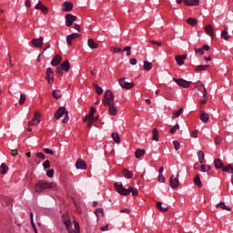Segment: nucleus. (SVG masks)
I'll return each mask as SVG.
<instances>
[{"instance_id": "f257e3e1", "label": "nucleus", "mask_w": 233, "mask_h": 233, "mask_svg": "<svg viewBox=\"0 0 233 233\" xmlns=\"http://www.w3.org/2000/svg\"><path fill=\"white\" fill-rule=\"evenodd\" d=\"M56 190L57 186L54 182H48L46 180H38L35 184V192L41 194L43 190Z\"/></svg>"}, {"instance_id": "f03ea898", "label": "nucleus", "mask_w": 233, "mask_h": 233, "mask_svg": "<svg viewBox=\"0 0 233 233\" xmlns=\"http://www.w3.org/2000/svg\"><path fill=\"white\" fill-rule=\"evenodd\" d=\"M114 187L116 192L120 194V196H128L130 194H132V196H137L139 194V192L134 189V187H128V188L123 187V183L121 182H116L114 184Z\"/></svg>"}, {"instance_id": "7ed1b4c3", "label": "nucleus", "mask_w": 233, "mask_h": 233, "mask_svg": "<svg viewBox=\"0 0 233 233\" xmlns=\"http://www.w3.org/2000/svg\"><path fill=\"white\" fill-rule=\"evenodd\" d=\"M115 96L114 92L111 90H106L105 95H104V99L102 101L104 106H109L110 105H114L115 101Z\"/></svg>"}, {"instance_id": "20e7f679", "label": "nucleus", "mask_w": 233, "mask_h": 233, "mask_svg": "<svg viewBox=\"0 0 233 233\" xmlns=\"http://www.w3.org/2000/svg\"><path fill=\"white\" fill-rule=\"evenodd\" d=\"M118 84L122 88H125L126 90H130L136 86L134 82H127V77H122L118 79Z\"/></svg>"}, {"instance_id": "39448f33", "label": "nucleus", "mask_w": 233, "mask_h": 233, "mask_svg": "<svg viewBox=\"0 0 233 233\" xmlns=\"http://www.w3.org/2000/svg\"><path fill=\"white\" fill-rule=\"evenodd\" d=\"M173 81L177 83L178 86H182V88H190V82L183 78H173Z\"/></svg>"}, {"instance_id": "423d86ee", "label": "nucleus", "mask_w": 233, "mask_h": 233, "mask_svg": "<svg viewBox=\"0 0 233 233\" xmlns=\"http://www.w3.org/2000/svg\"><path fill=\"white\" fill-rule=\"evenodd\" d=\"M41 114L38 112L35 113V116L28 122V127H35L36 125H39L41 123Z\"/></svg>"}, {"instance_id": "0eeeda50", "label": "nucleus", "mask_w": 233, "mask_h": 233, "mask_svg": "<svg viewBox=\"0 0 233 233\" xmlns=\"http://www.w3.org/2000/svg\"><path fill=\"white\" fill-rule=\"evenodd\" d=\"M169 185L171 188H177L179 187V174H177V177L172 176L170 177Z\"/></svg>"}, {"instance_id": "6e6552de", "label": "nucleus", "mask_w": 233, "mask_h": 233, "mask_svg": "<svg viewBox=\"0 0 233 233\" xmlns=\"http://www.w3.org/2000/svg\"><path fill=\"white\" fill-rule=\"evenodd\" d=\"M77 19L76 15H74L72 14H67L66 15V26H72L74 25V21Z\"/></svg>"}, {"instance_id": "1a4fd4ad", "label": "nucleus", "mask_w": 233, "mask_h": 233, "mask_svg": "<svg viewBox=\"0 0 233 233\" xmlns=\"http://www.w3.org/2000/svg\"><path fill=\"white\" fill-rule=\"evenodd\" d=\"M46 79L49 85H52L54 83V71H52V68L48 67L46 72Z\"/></svg>"}, {"instance_id": "9d476101", "label": "nucleus", "mask_w": 233, "mask_h": 233, "mask_svg": "<svg viewBox=\"0 0 233 233\" xmlns=\"http://www.w3.org/2000/svg\"><path fill=\"white\" fill-rule=\"evenodd\" d=\"M66 107H59L56 112H55V117L56 119H61V117H63V116H65L66 114Z\"/></svg>"}, {"instance_id": "9b49d317", "label": "nucleus", "mask_w": 233, "mask_h": 233, "mask_svg": "<svg viewBox=\"0 0 233 233\" xmlns=\"http://www.w3.org/2000/svg\"><path fill=\"white\" fill-rule=\"evenodd\" d=\"M79 35H81L79 33H73L71 35H68L66 36V43H67L68 46H72V41H74V39H77V37H79Z\"/></svg>"}, {"instance_id": "f8f14e48", "label": "nucleus", "mask_w": 233, "mask_h": 233, "mask_svg": "<svg viewBox=\"0 0 233 233\" xmlns=\"http://www.w3.org/2000/svg\"><path fill=\"white\" fill-rule=\"evenodd\" d=\"M63 223L64 225H66V230H68V232H71L72 230V220H70L69 217H63Z\"/></svg>"}, {"instance_id": "ddd939ff", "label": "nucleus", "mask_w": 233, "mask_h": 233, "mask_svg": "<svg viewBox=\"0 0 233 233\" xmlns=\"http://www.w3.org/2000/svg\"><path fill=\"white\" fill-rule=\"evenodd\" d=\"M35 8L36 10H41L45 15H46V14H48V7H46L45 5L41 4V2H38L35 5Z\"/></svg>"}, {"instance_id": "4468645a", "label": "nucleus", "mask_w": 233, "mask_h": 233, "mask_svg": "<svg viewBox=\"0 0 233 233\" xmlns=\"http://www.w3.org/2000/svg\"><path fill=\"white\" fill-rule=\"evenodd\" d=\"M72 8H74V4H72L71 2H64V4L62 5L63 12H70Z\"/></svg>"}, {"instance_id": "2eb2a0df", "label": "nucleus", "mask_w": 233, "mask_h": 233, "mask_svg": "<svg viewBox=\"0 0 233 233\" xmlns=\"http://www.w3.org/2000/svg\"><path fill=\"white\" fill-rule=\"evenodd\" d=\"M32 45L35 46V48H41V46H43V37L33 39Z\"/></svg>"}, {"instance_id": "dca6fc26", "label": "nucleus", "mask_w": 233, "mask_h": 233, "mask_svg": "<svg viewBox=\"0 0 233 233\" xmlns=\"http://www.w3.org/2000/svg\"><path fill=\"white\" fill-rule=\"evenodd\" d=\"M76 167L78 170H85L86 168V162L84 160L78 159L76 163Z\"/></svg>"}, {"instance_id": "f3484780", "label": "nucleus", "mask_w": 233, "mask_h": 233, "mask_svg": "<svg viewBox=\"0 0 233 233\" xmlns=\"http://www.w3.org/2000/svg\"><path fill=\"white\" fill-rule=\"evenodd\" d=\"M186 6H198L199 5V0H183Z\"/></svg>"}, {"instance_id": "a211bd4d", "label": "nucleus", "mask_w": 233, "mask_h": 233, "mask_svg": "<svg viewBox=\"0 0 233 233\" xmlns=\"http://www.w3.org/2000/svg\"><path fill=\"white\" fill-rule=\"evenodd\" d=\"M60 68L63 70V72H68V70H70V62L68 60L64 61L61 64Z\"/></svg>"}, {"instance_id": "6ab92c4d", "label": "nucleus", "mask_w": 233, "mask_h": 233, "mask_svg": "<svg viewBox=\"0 0 233 233\" xmlns=\"http://www.w3.org/2000/svg\"><path fill=\"white\" fill-rule=\"evenodd\" d=\"M61 63V56L56 55L51 61L52 66H57Z\"/></svg>"}, {"instance_id": "aec40b11", "label": "nucleus", "mask_w": 233, "mask_h": 233, "mask_svg": "<svg viewBox=\"0 0 233 233\" xmlns=\"http://www.w3.org/2000/svg\"><path fill=\"white\" fill-rule=\"evenodd\" d=\"M96 107H91L89 110V114L87 116H85L84 121L85 123H86V119H92V116H94V114H96Z\"/></svg>"}, {"instance_id": "412c9836", "label": "nucleus", "mask_w": 233, "mask_h": 233, "mask_svg": "<svg viewBox=\"0 0 233 233\" xmlns=\"http://www.w3.org/2000/svg\"><path fill=\"white\" fill-rule=\"evenodd\" d=\"M7 172H8V166H6V164L5 163H2L0 166V174H2V176H5Z\"/></svg>"}, {"instance_id": "4be33fe9", "label": "nucleus", "mask_w": 233, "mask_h": 233, "mask_svg": "<svg viewBox=\"0 0 233 233\" xmlns=\"http://www.w3.org/2000/svg\"><path fill=\"white\" fill-rule=\"evenodd\" d=\"M217 208H222L223 210H228L230 212L232 210V208L228 207L225 205V202H220L217 205Z\"/></svg>"}, {"instance_id": "5701e85b", "label": "nucleus", "mask_w": 233, "mask_h": 233, "mask_svg": "<svg viewBox=\"0 0 233 233\" xmlns=\"http://www.w3.org/2000/svg\"><path fill=\"white\" fill-rule=\"evenodd\" d=\"M109 114L110 116H116L117 114V107L114 104L109 106Z\"/></svg>"}, {"instance_id": "b1692460", "label": "nucleus", "mask_w": 233, "mask_h": 233, "mask_svg": "<svg viewBox=\"0 0 233 233\" xmlns=\"http://www.w3.org/2000/svg\"><path fill=\"white\" fill-rule=\"evenodd\" d=\"M214 163H215V168L217 169L223 168V162L221 161V158L215 159Z\"/></svg>"}, {"instance_id": "393cba45", "label": "nucleus", "mask_w": 233, "mask_h": 233, "mask_svg": "<svg viewBox=\"0 0 233 233\" xmlns=\"http://www.w3.org/2000/svg\"><path fill=\"white\" fill-rule=\"evenodd\" d=\"M183 114V107H180L178 110L175 111L172 115V119L179 117Z\"/></svg>"}, {"instance_id": "a878e982", "label": "nucleus", "mask_w": 233, "mask_h": 233, "mask_svg": "<svg viewBox=\"0 0 233 233\" xmlns=\"http://www.w3.org/2000/svg\"><path fill=\"white\" fill-rule=\"evenodd\" d=\"M87 45L89 48H91L92 50H95V48H97V44L95 43V41L90 38L87 40Z\"/></svg>"}, {"instance_id": "bb28decb", "label": "nucleus", "mask_w": 233, "mask_h": 233, "mask_svg": "<svg viewBox=\"0 0 233 233\" xmlns=\"http://www.w3.org/2000/svg\"><path fill=\"white\" fill-rule=\"evenodd\" d=\"M157 210H160V212H167L168 211V208H163L162 202L157 203Z\"/></svg>"}, {"instance_id": "cd10ccee", "label": "nucleus", "mask_w": 233, "mask_h": 233, "mask_svg": "<svg viewBox=\"0 0 233 233\" xmlns=\"http://www.w3.org/2000/svg\"><path fill=\"white\" fill-rule=\"evenodd\" d=\"M222 39H225V41H228L230 39V36L228 35V31L227 30V27H225V30L221 33Z\"/></svg>"}, {"instance_id": "c85d7f7f", "label": "nucleus", "mask_w": 233, "mask_h": 233, "mask_svg": "<svg viewBox=\"0 0 233 233\" xmlns=\"http://www.w3.org/2000/svg\"><path fill=\"white\" fill-rule=\"evenodd\" d=\"M137 159H139L142 156H145V149H137L135 152Z\"/></svg>"}, {"instance_id": "c756f323", "label": "nucleus", "mask_w": 233, "mask_h": 233, "mask_svg": "<svg viewBox=\"0 0 233 233\" xmlns=\"http://www.w3.org/2000/svg\"><path fill=\"white\" fill-rule=\"evenodd\" d=\"M205 30H206L208 35H210V37H212V35H214V29L212 28V25H207L205 27Z\"/></svg>"}, {"instance_id": "7c9ffc66", "label": "nucleus", "mask_w": 233, "mask_h": 233, "mask_svg": "<svg viewBox=\"0 0 233 233\" xmlns=\"http://www.w3.org/2000/svg\"><path fill=\"white\" fill-rule=\"evenodd\" d=\"M208 113H206V112H203L201 115H200V119L201 121H203V123H208Z\"/></svg>"}, {"instance_id": "2f4dec72", "label": "nucleus", "mask_w": 233, "mask_h": 233, "mask_svg": "<svg viewBox=\"0 0 233 233\" xmlns=\"http://www.w3.org/2000/svg\"><path fill=\"white\" fill-rule=\"evenodd\" d=\"M123 174L127 179H132V171H129L128 169H124Z\"/></svg>"}, {"instance_id": "473e14b6", "label": "nucleus", "mask_w": 233, "mask_h": 233, "mask_svg": "<svg viewBox=\"0 0 233 233\" xmlns=\"http://www.w3.org/2000/svg\"><path fill=\"white\" fill-rule=\"evenodd\" d=\"M112 138L115 141V143L119 144L121 143V137H119V135L117 133H112Z\"/></svg>"}, {"instance_id": "72a5a7b5", "label": "nucleus", "mask_w": 233, "mask_h": 233, "mask_svg": "<svg viewBox=\"0 0 233 233\" xmlns=\"http://www.w3.org/2000/svg\"><path fill=\"white\" fill-rule=\"evenodd\" d=\"M176 61L178 66H183V65H185V60L183 59V57H181V56H177Z\"/></svg>"}, {"instance_id": "f704fd0d", "label": "nucleus", "mask_w": 233, "mask_h": 233, "mask_svg": "<svg viewBox=\"0 0 233 233\" xmlns=\"http://www.w3.org/2000/svg\"><path fill=\"white\" fill-rule=\"evenodd\" d=\"M153 141H159V133H157V128L153 129Z\"/></svg>"}, {"instance_id": "c9c22d12", "label": "nucleus", "mask_w": 233, "mask_h": 233, "mask_svg": "<svg viewBox=\"0 0 233 233\" xmlns=\"http://www.w3.org/2000/svg\"><path fill=\"white\" fill-rule=\"evenodd\" d=\"M210 66L209 65H201V66H198L196 67V71L197 72H203V70H207V68H208Z\"/></svg>"}, {"instance_id": "e433bc0d", "label": "nucleus", "mask_w": 233, "mask_h": 233, "mask_svg": "<svg viewBox=\"0 0 233 233\" xmlns=\"http://www.w3.org/2000/svg\"><path fill=\"white\" fill-rule=\"evenodd\" d=\"M223 172H228V174H233V167L232 165H228L223 167Z\"/></svg>"}, {"instance_id": "4c0bfd02", "label": "nucleus", "mask_w": 233, "mask_h": 233, "mask_svg": "<svg viewBox=\"0 0 233 233\" xmlns=\"http://www.w3.org/2000/svg\"><path fill=\"white\" fill-rule=\"evenodd\" d=\"M198 157L199 163H203V161H205V153L203 151H198Z\"/></svg>"}, {"instance_id": "58836bf2", "label": "nucleus", "mask_w": 233, "mask_h": 233, "mask_svg": "<svg viewBox=\"0 0 233 233\" xmlns=\"http://www.w3.org/2000/svg\"><path fill=\"white\" fill-rule=\"evenodd\" d=\"M144 70H152V63L145 60L144 61Z\"/></svg>"}, {"instance_id": "ea45409f", "label": "nucleus", "mask_w": 233, "mask_h": 233, "mask_svg": "<svg viewBox=\"0 0 233 233\" xmlns=\"http://www.w3.org/2000/svg\"><path fill=\"white\" fill-rule=\"evenodd\" d=\"M95 90L98 96H101L103 94V87L99 86L98 85L95 84Z\"/></svg>"}, {"instance_id": "a19ab883", "label": "nucleus", "mask_w": 233, "mask_h": 233, "mask_svg": "<svg viewBox=\"0 0 233 233\" xmlns=\"http://www.w3.org/2000/svg\"><path fill=\"white\" fill-rule=\"evenodd\" d=\"M194 183L197 187H201V178L199 177V175H197L194 178Z\"/></svg>"}, {"instance_id": "79ce46f5", "label": "nucleus", "mask_w": 233, "mask_h": 233, "mask_svg": "<svg viewBox=\"0 0 233 233\" xmlns=\"http://www.w3.org/2000/svg\"><path fill=\"white\" fill-rule=\"evenodd\" d=\"M25 101H26V95L20 94L19 105H25Z\"/></svg>"}, {"instance_id": "37998d69", "label": "nucleus", "mask_w": 233, "mask_h": 233, "mask_svg": "<svg viewBox=\"0 0 233 233\" xmlns=\"http://www.w3.org/2000/svg\"><path fill=\"white\" fill-rule=\"evenodd\" d=\"M187 23L192 26H195V25L198 23V20L196 18H187Z\"/></svg>"}, {"instance_id": "c03bdc74", "label": "nucleus", "mask_w": 233, "mask_h": 233, "mask_svg": "<svg viewBox=\"0 0 233 233\" xmlns=\"http://www.w3.org/2000/svg\"><path fill=\"white\" fill-rule=\"evenodd\" d=\"M53 97H55V99H60L61 98V91L54 90Z\"/></svg>"}, {"instance_id": "a18cd8bd", "label": "nucleus", "mask_w": 233, "mask_h": 233, "mask_svg": "<svg viewBox=\"0 0 233 233\" xmlns=\"http://www.w3.org/2000/svg\"><path fill=\"white\" fill-rule=\"evenodd\" d=\"M132 47H130V46H127L126 47H124L123 51L122 52H127V56H131L132 52Z\"/></svg>"}, {"instance_id": "49530a36", "label": "nucleus", "mask_w": 233, "mask_h": 233, "mask_svg": "<svg viewBox=\"0 0 233 233\" xmlns=\"http://www.w3.org/2000/svg\"><path fill=\"white\" fill-rule=\"evenodd\" d=\"M208 170H210V166H205V165L200 166V172H208Z\"/></svg>"}, {"instance_id": "de8ad7c7", "label": "nucleus", "mask_w": 233, "mask_h": 233, "mask_svg": "<svg viewBox=\"0 0 233 233\" xmlns=\"http://www.w3.org/2000/svg\"><path fill=\"white\" fill-rule=\"evenodd\" d=\"M201 86L203 88V90L201 92V94L199 95L201 97H205L207 96V88L205 87V85L201 84Z\"/></svg>"}, {"instance_id": "09e8293b", "label": "nucleus", "mask_w": 233, "mask_h": 233, "mask_svg": "<svg viewBox=\"0 0 233 233\" xmlns=\"http://www.w3.org/2000/svg\"><path fill=\"white\" fill-rule=\"evenodd\" d=\"M177 130H179V126L177 124L173 127H171L170 134H176V132H177Z\"/></svg>"}, {"instance_id": "8fccbe9b", "label": "nucleus", "mask_w": 233, "mask_h": 233, "mask_svg": "<svg viewBox=\"0 0 233 233\" xmlns=\"http://www.w3.org/2000/svg\"><path fill=\"white\" fill-rule=\"evenodd\" d=\"M173 145H174L175 150H179V148H181V144L178 141L174 140Z\"/></svg>"}, {"instance_id": "3c124183", "label": "nucleus", "mask_w": 233, "mask_h": 233, "mask_svg": "<svg viewBox=\"0 0 233 233\" xmlns=\"http://www.w3.org/2000/svg\"><path fill=\"white\" fill-rule=\"evenodd\" d=\"M44 152L45 154H48L49 156H54V151L48 147L44 148Z\"/></svg>"}, {"instance_id": "603ef678", "label": "nucleus", "mask_w": 233, "mask_h": 233, "mask_svg": "<svg viewBox=\"0 0 233 233\" xmlns=\"http://www.w3.org/2000/svg\"><path fill=\"white\" fill-rule=\"evenodd\" d=\"M54 172H55L54 169L47 170L46 171L47 177H50V178L54 177Z\"/></svg>"}, {"instance_id": "864d4df0", "label": "nucleus", "mask_w": 233, "mask_h": 233, "mask_svg": "<svg viewBox=\"0 0 233 233\" xmlns=\"http://www.w3.org/2000/svg\"><path fill=\"white\" fill-rule=\"evenodd\" d=\"M222 141H223L222 137H216V138H215V145H221Z\"/></svg>"}, {"instance_id": "5fc2aeb1", "label": "nucleus", "mask_w": 233, "mask_h": 233, "mask_svg": "<svg viewBox=\"0 0 233 233\" xmlns=\"http://www.w3.org/2000/svg\"><path fill=\"white\" fill-rule=\"evenodd\" d=\"M43 167H44L45 169L50 168V160H46V161L43 163Z\"/></svg>"}, {"instance_id": "6e6d98bb", "label": "nucleus", "mask_w": 233, "mask_h": 233, "mask_svg": "<svg viewBox=\"0 0 233 233\" xmlns=\"http://www.w3.org/2000/svg\"><path fill=\"white\" fill-rule=\"evenodd\" d=\"M195 54H199L200 56H204L205 51L203 50V48L195 49Z\"/></svg>"}, {"instance_id": "4d7b16f0", "label": "nucleus", "mask_w": 233, "mask_h": 233, "mask_svg": "<svg viewBox=\"0 0 233 233\" xmlns=\"http://www.w3.org/2000/svg\"><path fill=\"white\" fill-rule=\"evenodd\" d=\"M64 116H65V117H64L62 123H68V119H69V117H68V111L66 112V114Z\"/></svg>"}, {"instance_id": "13d9d810", "label": "nucleus", "mask_w": 233, "mask_h": 233, "mask_svg": "<svg viewBox=\"0 0 233 233\" xmlns=\"http://www.w3.org/2000/svg\"><path fill=\"white\" fill-rule=\"evenodd\" d=\"M36 157H39L40 159H46L45 154L42 152L36 153Z\"/></svg>"}, {"instance_id": "bf43d9fd", "label": "nucleus", "mask_w": 233, "mask_h": 233, "mask_svg": "<svg viewBox=\"0 0 233 233\" xmlns=\"http://www.w3.org/2000/svg\"><path fill=\"white\" fill-rule=\"evenodd\" d=\"M56 74L63 77V69L61 67L56 68Z\"/></svg>"}, {"instance_id": "052dcab7", "label": "nucleus", "mask_w": 233, "mask_h": 233, "mask_svg": "<svg viewBox=\"0 0 233 233\" xmlns=\"http://www.w3.org/2000/svg\"><path fill=\"white\" fill-rule=\"evenodd\" d=\"M158 182L165 183V177L163 175H158Z\"/></svg>"}, {"instance_id": "680f3d73", "label": "nucleus", "mask_w": 233, "mask_h": 233, "mask_svg": "<svg viewBox=\"0 0 233 233\" xmlns=\"http://www.w3.org/2000/svg\"><path fill=\"white\" fill-rule=\"evenodd\" d=\"M129 63L132 66L137 65V60L136 58H131V59H129Z\"/></svg>"}, {"instance_id": "e2e57ef3", "label": "nucleus", "mask_w": 233, "mask_h": 233, "mask_svg": "<svg viewBox=\"0 0 233 233\" xmlns=\"http://www.w3.org/2000/svg\"><path fill=\"white\" fill-rule=\"evenodd\" d=\"M151 45H156L157 46H161L163 44L161 42H157V41L152 40L151 41Z\"/></svg>"}, {"instance_id": "0e129e2a", "label": "nucleus", "mask_w": 233, "mask_h": 233, "mask_svg": "<svg viewBox=\"0 0 233 233\" xmlns=\"http://www.w3.org/2000/svg\"><path fill=\"white\" fill-rule=\"evenodd\" d=\"M99 119V116H96V117H91L90 119H86V121H91L93 123H96V121H97Z\"/></svg>"}, {"instance_id": "69168bd1", "label": "nucleus", "mask_w": 233, "mask_h": 233, "mask_svg": "<svg viewBox=\"0 0 233 233\" xmlns=\"http://www.w3.org/2000/svg\"><path fill=\"white\" fill-rule=\"evenodd\" d=\"M120 212H121L122 214H125V213L130 214V209H128V208H123V209H120Z\"/></svg>"}, {"instance_id": "338daca9", "label": "nucleus", "mask_w": 233, "mask_h": 233, "mask_svg": "<svg viewBox=\"0 0 233 233\" xmlns=\"http://www.w3.org/2000/svg\"><path fill=\"white\" fill-rule=\"evenodd\" d=\"M113 52L114 54H119V52H122L121 47H115Z\"/></svg>"}, {"instance_id": "774afa93", "label": "nucleus", "mask_w": 233, "mask_h": 233, "mask_svg": "<svg viewBox=\"0 0 233 233\" xmlns=\"http://www.w3.org/2000/svg\"><path fill=\"white\" fill-rule=\"evenodd\" d=\"M31 226H32V228H33V229H34V232H35V233H38V232H37V228L35 227V222H32V223H31Z\"/></svg>"}]
</instances>
